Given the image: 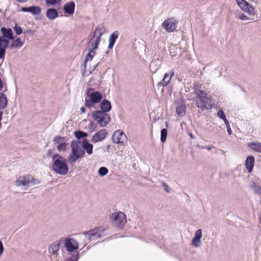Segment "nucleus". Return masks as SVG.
<instances>
[{
  "label": "nucleus",
  "instance_id": "obj_1",
  "mask_svg": "<svg viewBox=\"0 0 261 261\" xmlns=\"http://www.w3.org/2000/svg\"><path fill=\"white\" fill-rule=\"evenodd\" d=\"M81 141L73 140L71 144V152L68 158V162L70 164L75 162L79 159L82 158L85 152L90 155L93 152V146L90 143L87 139L82 140V147L81 146Z\"/></svg>",
  "mask_w": 261,
  "mask_h": 261
},
{
  "label": "nucleus",
  "instance_id": "obj_2",
  "mask_svg": "<svg viewBox=\"0 0 261 261\" xmlns=\"http://www.w3.org/2000/svg\"><path fill=\"white\" fill-rule=\"evenodd\" d=\"M51 168L57 174L65 175L68 172V166L65 159L59 154H54L52 156Z\"/></svg>",
  "mask_w": 261,
  "mask_h": 261
},
{
  "label": "nucleus",
  "instance_id": "obj_3",
  "mask_svg": "<svg viewBox=\"0 0 261 261\" xmlns=\"http://www.w3.org/2000/svg\"><path fill=\"white\" fill-rule=\"evenodd\" d=\"M195 92L197 97L193 100V102L197 108L200 109L202 111L212 108L211 100L206 96V93L200 90L195 91Z\"/></svg>",
  "mask_w": 261,
  "mask_h": 261
},
{
  "label": "nucleus",
  "instance_id": "obj_4",
  "mask_svg": "<svg viewBox=\"0 0 261 261\" xmlns=\"http://www.w3.org/2000/svg\"><path fill=\"white\" fill-rule=\"evenodd\" d=\"M92 115L94 120L96 121L101 127L107 126L111 120L108 113L101 112L100 110L93 111Z\"/></svg>",
  "mask_w": 261,
  "mask_h": 261
},
{
  "label": "nucleus",
  "instance_id": "obj_5",
  "mask_svg": "<svg viewBox=\"0 0 261 261\" xmlns=\"http://www.w3.org/2000/svg\"><path fill=\"white\" fill-rule=\"evenodd\" d=\"M106 30L103 25H98L93 32L90 40L88 41V44H90L91 43H93L94 48H97L100 41L101 37L105 33Z\"/></svg>",
  "mask_w": 261,
  "mask_h": 261
},
{
  "label": "nucleus",
  "instance_id": "obj_6",
  "mask_svg": "<svg viewBox=\"0 0 261 261\" xmlns=\"http://www.w3.org/2000/svg\"><path fill=\"white\" fill-rule=\"evenodd\" d=\"M112 140L114 143L123 145L127 141V137L122 130L118 129L114 132Z\"/></svg>",
  "mask_w": 261,
  "mask_h": 261
},
{
  "label": "nucleus",
  "instance_id": "obj_7",
  "mask_svg": "<svg viewBox=\"0 0 261 261\" xmlns=\"http://www.w3.org/2000/svg\"><path fill=\"white\" fill-rule=\"evenodd\" d=\"M177 23L178 20L172 17L165 20L162 23V26L166 31L170 33L173 32L176 29Z\"/></svg>",
  "mask_w": 261,
  "mask_h": 261
},
{
  "label": "nucleus",
  "instance_id": "obj_8",
  "mask_svg": "<svg viewBox=\"0 0 261 261\" xmlns=\"http://www.w3.org/2000/svg\"><path fill=\"white\" fill-rule=\"evenodd\" d=\"M112 217L114 222L119 228H122L126 222L125 215L122 212L113 215Z\"/></svg>",
  "mask_w": 261,
  "mask_h": 261
},
{
  "label": "nucleus",
  "instance_id": "obj_9",
  "mask_svg": "<svg viewBox=\"0 0 261 261\" xmlns=\"http://www.w3.org/2000/svg\"><path fill=\"white\" fill-rule=\"evenodd\" d=\"M64 246L68 252H72L79 248L78 242L73 238H66L65 240Z\"/></svg>",
  "mask_w": 261,
  "mask_h": 261
},
{
  "label": "nucleus",
  "instance_id": "obj_10",
  "mask_svg": "<svg viewBox=\"0 0 261 261\" xmlns=\"http://www.w3.org/2000/svg\"><path fill=\"white\" fill-rule=\"evenodd\" d=\"M87 93L92 102H94V103H98L102 99L101 94L98 91H94L92 88L88 89Z\"/></svg>",
  "mask_w": 261,
  "mask_h": 261
},
{
  "label": "nucleus",
  "instance_id": "obj_11",
  "mask_svg": "<svg viewBox=\"0 0 261 261\" xmlns=\"http://www.w3.org/2000/svg\"><path fill=\"white\" fill-rule=\"evenodd\" d=\"M246 13L248 14V16L246 15V19L255 20L257 18V15L255 12L254 8L246 1Z\"/></svg>",
  "mask_w": 261,
  "mask_h": 261
},
{
  "label": "nucleus",
  "instance_id": "obj_12",
  "mask_svg": "<svg viewBox=\"0 0 261 261\" xmlns=\"http://www.w3.org/2000/svg\"><path fill=\"white\" fill-rule=\"evenodd\" d=\"M108 135V132L106 129H102L95 133L92 137L91 141L93 143L101 141L104 139Z\"/></svg>",
  "mask_w": 261,
  "mask_h": 261
},
{
  "label": "nucleus",
  "instance_id": "obj_13",
  "mask_svg": "<svg viewBox=\"0 0 261 261\" xmlns=\"http://www.w3.org/2000/svg\"><path fill=\"white\" fill-rule=\"evenodd\" d=\"M99 229V228H95L91 229L88 231H85L83 232V234L89 240L93 239V238L94 237L97 239L101 237L100 234L98 232Z\"/></svg>",
  "mask_w": 261,
  "mask_h": 261
},
{
  "label": "nucleus",
  "instance_id": "obj_14",
  "mask_svg": "<svg viewBox=\"0 0 261 261\" xmlns=\"http://www.w3.org/2000/svg\"><path fill=\"white\" fill-rule=\"evenodd\" d=\"M100 111L107 113L109 112L112 109L111 103L106 99H103L100 103Z\"/></svg>",
  "mask_w": 261,
  "mask_h": 261
},
{
  "label": "nucleus",
  "instance_id": "obj_15",
  "mask_svg": "<svg viewBox=\"0 0 261 261\" xmlns=\"http://www.w3.org/2000/svg\"><path fill=\"white\" fill-rule=\"evenodd\" d=\"M255 162V159L253 155H249L246 159V169L250 173L252 171Z\"/></svg>",
  "mask_w": 261,
  "mask_h": 261
},
{
  "label": "nucleus",
  "instance_id": "obj_16",
  "mask_svg": "<svg viewBox=\"0 0 261 261\" xmlns=\"http://www.w3.org/2000/svg\"><path fill=\"white\" fill-rule=\"evenodd\" d=\"M75 8V3L71 1L66 3L63 7L64 12L68 15H72L74 13Z\"/></svg>",
  "mask_w": 261,
  "mask_h": 261
},
{
  "label": "nucleus",
  "instance_id": "obj_17",
  "mask_svg": "<svg viewBox=\"0 0 261 261\" xmlns=\"http://www.w3.org/2000/svg\"><path fill=\"white\" fill-rule=\"evenodd\" d=\"M15 185L18 186H29L30 181L28 180V176H21L19 177L15 181Z\"/></svg>",
  "mask_w": 261,
  "mask_h": 261
},
{
  "label": "nucleus",
  "instance_id": "obj_18",
  "mask_svg": "<svg viewBox=\"0 0 261 261\" xmlns=\"http://www.w3.org/2000/svg\"><path fill=\"white\" fill-rule=\"evenodd\" d=\"M89 45H91V48L89 50V53L86 55V56L85 57V59L84 60V65H85V66H86V64L87 62L88 61H91L92 60L93 57L95 55V50L96 49V48H94V46L93 43H91L90 44H89Z\"/></svg>",
  "mask_w": 261,
  "mask_h": 261
},
{
  "label": "nucleus",
  "instance_id": "obj_19",
  "mask_svg": "<svg viewBox=\"0 0 261 261\" xmlns=\"http://www.w3.org/2000/svg\"><path fill=\"white\" fill-rule=\"evenodd\" d=\"M173 74V72H171L170 74L168 73H166L164 75L163 79L160 82L158 83V86L162 87L167 86L171 80Z\"/></svg>",
  "mask_w": 261,
  "mask_h": 261
},
{
  "label": "nucleus",
  "instance_id": "obj_20",
  "mask_svg": "<svg viewBox=\"0 0 261 261\" xmlns=\"http://www.w3.org/2000/svg\"><path fill=\"white\" fill-rule=\"evenodd\" d=\"M248 147L255 152L261 153V143L259 142H249Z\"/></svg>",
  "mask_w": 261,
  "mask_h": 261
},
{
  "label": "nucleus",
  "instance_id": "obj_21",
  "mask_svg": "<svg viewBox=\"0 0 261 261\" xmlns=\"http://www.w3.org/2000/svg\"><path fill=\"white\" fill-rule=\"evenodd\" d=\"M1 32L3 34V37L4 38H7L9 40H13L14 37L13 36V33L12 30L10 28L7 29L5 27L1 28Z\"/></svg>",
  "mask_w": 261,
  "mask_h": 261
},
{
  "label": "nucleus",
  "instance_id": "obj_22",
  "mask_svg": "<svg viewBox=\"0 0 261 261\" xmlns=\"http://www.w3.org/2000/svg\"><path fill=\"white\" fill-rule=\"evenodd\" d=\"M46 17L50 20H53L59 16L58 11L55 8L48 9L46 13Z\"/></svg>",
  "mask_w": 261,
  "mask_h": 261
},
{
  "label": "nucleus",
  "instance_id": "obj_23",
  "mask_svg": "<svg viewBox=\"0 0 261 261\" xmlns=\"http://www.w3.org/2000/svg\"><path fill=\"white\" fill-rule=\"evenodd\" d=\"M119 32L118 31H114L111 35L109 38V48L112 49L115 43L116 40L118 38Z\"/></svg>",
  "mask_w": 261,
  "mask_h": 261
},
{
  "label": "nucleus",
  "instance_id": "obj_24",
  "mask_svg": "<svg viewBox=\"0 0 261 261\" xmlns=\"http://www.w3.org/2000/svg\"><path fill=\"white\" fill-rule=\"evenodd\" d=\"M63 238L61 239V240L59 241H56L54 242L53 244H51L48 248V252L50 253H51L53 254H55L57 253L59 249L60 243V241H61V240Z\"/></svg>",
  "mask_w": 261,
  "mask_h": 261
},
{
  "label": "nucleus",
  "instance_id": "obj_25",
  "mask_svg": "<svg viewBox=\"0 0 261 261\" xmlns=\"http://www.w3.org/2000/svg\"><path fill=\"white\" fill-rule=\"evenodd\" d=\"M8 104V99L5 95L0 92V110L5 109Z\"/></svg>",
  "mask_w": 261,
  "mask_h": 261
},
{
  "label": "nucleus",
  "instance_id": "obj_26",
  "mask_svg": "<svg viewBox=\"0 0 261 261\" xmlns=\"http://www.w3.org/2000/svg\"><path fill=\"white\" fill-rule=\"evenodd\" d=\"M12 40L13 41L10 46V48H13V47L19 48L22 46L23 44V42L22 41L19 37H17L15 39H14Z\"/></svg>",
  "mask_w": 261,
  "mask_h": 261
},
{
  "label": "nucleus",
  "instance_id": "obj_27",
  "mask_svg": "<svg viewBox=\"0 0 261 261\" xmlns=\"http://www.w3.org/2000/svg\"><path fill=\"white\" fill-rule=\"evenodd\" d=\"M176 112L179 116H184L186 114V107L182 105L177 106L176 108Z\"/></svg>",
  "mask_w": 261,
  "mask_h": 261
},
{
  "label": "nucleus",
  "instance_id": "obj_28",
  "mask_svg": "<svg viewBox=\"0 0 261 261\" xmlns=\"http://www.w3.org/2000/svg\"><path fill=\"white\" fill-rule=\"evenodd\" d=\"M41 9L38 6H32L30 7L29 12L34 15H39L41 13Z\"/></svg>",
  "mask_w": 261,
  "mask_h": 261
},
{
  "label": "nucleus",
  "instance_id": "obj_29",
  "mask_svg": "<svg viewBox=\"0 0 261 261\" xmlns=\"http://www.w3.org/2000/svg\"><path fill=\"white\" fill-rule=\"evenodd\" d=\"M9 43V39L4 38L3 37H0V47L5 49L8 47Z\"/></svg>",
  "mask_w": 261,
  "mask_h": 261
},
{
  "label": "nucleus",
  "instance_id": "obj_30",
  "mask_svg": "<svg viewBox=\"0 0 261 261\" xmlns=\"http://www.w3.org/2000/svg\"><path fill=\"white\" fill-rule=\"evenodd\" d=\"M62 0H45L47 6L60 5Z\"/></svg>",
  "mask_w": 261,
  "mask_h": 261
},
{
  "label": "nucleus",
  "instance_id": "obj_31",
  "mask_svg": "<svg viewBox=\"0 0 261 261\" xmlns=\"http://www.w3.org/2000/svg\"><path fill=\"white\" fill-rule=\"evenodd\" d=\"M167 130L166 128H163L161 132V141L164 143L167 139Z\"/></svg>",
  "mask_w": 261,
  "mask_h": 261
},
{
  "label": "nucleus",
  "instance_id": "obj_32",
  "mask_svg": "<svg viewBox=\"0 0 261 261\" xmlns=\"http://www.w3.org/2000/svg\"><path fill=\"white\" fill-rule=\"evenodd\" d=\"M108 173V169L105 167H100L98 171V173L99 175L101 176H103L106 175Z\"/></svg>",
  "mask_w": 261,
  "mask_h": 261
},
{
  "label": "nucleus",
  "instance_id": "obj_33",
  "mask_svg": "<svg viewBox=\"0 0 261 261\" xmlns=\"http://www.w3.org/2000/svg\"><path fill=\"white\" fill-rule=\"evenodd\" d=\"M192 243L195 247H199L201 246V239L194 237L192 239Z\"/></svg>",
  "mask_w": 261,
  "mask_h": 261
},
{
  "label": "nucleus",
  "instance_id": "obj_34",
  "mask_svg": "<svg viewBox=\"0 0 261 261\" xmlns=\"http://www.w3.org/2000/svg\"><path fill=\"white\" fill-rule=\"evenodd\" d=\"M28 176L30 184H31V185H38L40 183V181L38 179L34 178L31 175H29Z\"/></svg>",
  "mask_w": 261,
  "mask_h": 261
},
{
  "label": "nucleus",
  "instance_id": "obj_35",
  "mask_svg": "<svg viewBox=\"0 0 261 261\" xmlns=\"http://www.w3.org/2000/svg\"><path fill=\"white\" fill-rule=\"evenodd\" d=\"M65 138L64 137H62L61 136H56L54 138L53 141L55 142L56 144H60L62 143V142L64 141Z\"/></svg>",
  "mask_w": 261,
  "mask_h": 261
},
{
  "label": "nucleus",
  "instance_id": "obj_36",
  "mask_svg": "<svg viewBox=\"0 0 261 261\" xmlns=\"http://www.w3.org/2000/svg\"><path fill=\"white\" fill-rule=\"evenodd\" d=\"M236 2L240 8L243 10H245V0H236Z\"/></svg>",
  "mask_w": 261,
  "mask_h": 261
},
{
  "label": "nucleus",
  "instance_id": "obj_37",
  "mask_svg": "<svg viewBox=\"0 0 261 261\" xmlns=\"http://www.w3.org/2000/svg\"><path fill=\"white\" fill-rule=\"evenodd\" d=\"M14 30H15L17 35L21 34L22 32V28L20 26L18 25L17 24H15V27H14Z\"/></svg>",
  "mask_w": 261,
  "mask_h": 261
},
{
  "label": "nucleus",
  "instance_id": "obj_38",
  "mask_svg": "<svg viewBox=\"0 0 261 261\" xmlns=\"http://www.w3.org/2000/svg\"><path fill=\"white\" fill-rule=\"evenodd\" d=\"M74 136L76 138L77 140L80 141V139L83 138L82 134V130H77L74 132Z\"/></svg>",
  "mask_w": 261,
  "mask_h": 261
},
{
  "label": "nucleus",
  "instance_id": "obj_39",
  "mask_svg": "<svg viewBox=\"0 0 261 261\" xmlns=\"http://www.w3.org/2000/svg\"><path fill=\"white\" fill-rule=\"evenodd\" d=\"M57 149L58 150L65 151L66 150V143H62L57 145Z\"/></svg>",
  "mask_w": 261,
  "mask_h": 261
},
{
  "label": "nucleus",
  "instance_id": "obj_40",
  "mask_svg": "<svg viewBox=\"0 0 261 261\" xmlns=\"http://www.w3.org/2000/svg\"><path fill=\"white\" fill-rule=\"evenodd\" d=\"M79 252H76V253L75 254H74L72 255V256L70 258H69L67 261H77L79 259Z\"/></svg>",
  "mask_w": 261,
  "mask_h": 261
},
{
  "label": "nucleus",
  "instance_id": "obj_41",
  "mask_svg": "<svg viewBox=\"0 0 261 261\" xmlns=\"http://www.w3.org/2000/svg\"><path fill=\"white\" fill-rule=\"evenodd\" d=\"M217 115H218V116L221 119L224 120V119L226 118V116H225V115L223 112V110H219L218 112V113H217Z\"/></svg>",
  "mask_w": 261,
  "mask_h": 261
},
{
  "label": "nucleus",
  "instance_id": "obj_42",
  "mask_svg": "<svg viewBox=\"0 0 261 261\" xmlns=\"http://www.w3.org/2000/svg\"><path fill=\"white\" fill-rule=\"evenodd\" d=\"M202 236V230L200 229H198L196 232L194 237L197 238H199L200 239H201Z\"/></svg>",
  "mask_w": 261,
  "mask_h": 261
},
{
  "label": "nucleus",
  "instance_id": "obj_43",
  "mask_svg": "<svg viewBox=\"0 0 261 261\" xmlns=\"http://www.w3.org/2000/svg\"><path fill=\"white\" fill-rule=\"evenodd\" d=\"M94 103H94V102H92L90 99V100L86 99L85 105L88 108H91L93 107Z\"/></svg>",
  "mask_w": 261,
  "mask_h": 261
},
{
  "label": "nucleus",
  "instance_id": "obj_44",
  "mask_svg": "<svg viewBox=\"0 0 261 261\" xmlns=\"http://www.w3.org/2000/svg\"><path fill=\"white\" fill-rule=\"evenodd\" d=\"M96 127V124H95L93 122H90L89 124L88 128L91 131L93 132L95 130Z\"/></svg>",
  "mask_w": 261,
  "mask_h": 261
},
{
  "label": "nucleus",
  "instance_id": "obj_45",
  "mask_svg": "<svg viewBox=\"0 0 261 261\" xmlns=\"http://www.w3.org/2000/svg\"><path fill=\"white\" fill-rule=\"evenodd\" d=\"M162 186H163L164 188V190L166 191V192L167 193H170V188L168 187V186L167 185V184H166L165 182H163L162 183Z\"/></svg>",
  "mask_w": 261,
  "mask_h": 261
},
{
  "label": "nucleus",
  "instance_id": "obj_46",
  "mask_svg": "<svg viewBox=\"0 0 261 261\" xmlns=\"http://www.w3.org/2000/svg\"><path fill=\"white\" fill-rule=\"evenodd\" d=\"M6 53V49L0 47V59H4Z\"/></svg>",
  "mask_w": 261,
  "mask_h": 261
},
{
  "label": "nucleus",
  "instance_id": "obj_47",
  "mask_svg": "<svg viewBox=\"0 0 261 261\" xmlns=\"http://www.w3.org/2000/svg\"><path fill=\"white\" fill-rule=\"evenodd\" d=\"M254 192L256 194H261V187L254 186Z\"/></svg>",
  "mask_w": 261,
  "mask_h": 261
},
{
  "label": "nucleus",
  "instance_id": "obj_48",
  "mask_svg": "<svg viewBox=\"0 0 261 261\" xmlns=\"http://www.w3.org/2000/svg\"><path fill=\"white\" fill-rule=\"evenodd\" d=\"M4 247H3V243L1 241H0V255H2L3 251H4Z\"/></svg>",
  "mask_w": 261,
  "mask_h": 261
},
{
  "label": "nucleus",
  "instance_id": "obj_49",
  "mask_svg": "<svg viewBox=\"0 0 261 261\" xmlns=\"http://www.w3.org/2000/svg\"><path fill=\"white\" fill-rule=\"evenodd\" d=\"M30 7H22L21 8V11L25 12H29Z\"/></svg>",
  "mask_w": 261,
  "mask_h": 261
},
{
  "label": "nucleus",
  "instance_id": "obj_50",
  "mask_svg": "<svg viewBox=\"0 0 261 261\" xmlns=\"http://www.w3.org/2000/svg\"><path fill=\"white\" fill-rule=\"evenodd\" d=\"M242 166L241 165L238 166L235 170V174L237 173L238 171L242 169Z\"/></svg>",
  "mask_w": 261,
  "mask_h": 261
},
{
  "label": "nucleus",
  "instance_id": "obj_51",
  "mask_svg": "<svg viewBox=\"0 0 261 261\" xmlns=\"http://www.w3.org/2000/svg\"><path fill=\"white\" fill-rule=\"evenodd\" d=\"M226 127H227V132H228V134L231 135L232 131L231 130L230 125L227 126Z\"/></svg>",
  "mask_w": 261,
  "mask_h": 261
},
{
  "label": "nucleus",
  "instance_id": "obj_52",
  "mask_svg": "<svg viewBox=\"0 0 261 261\" xmlns=\"http://www.w3.org/2000/svg\"><path fill=\"white\" fill-rule=\"evenodd\" d=\"M82 134L83 139H86L85 138L87 137L88 135L87 133L84 132L83 131H82Z\"/></svg>",
  "mask_w": 261,
  "mask_h": 261
},
{
  "label": "nucleus",
  "instance_id": "obj_53",
  "mask_svg": "<svg viewBox=\"0 0 261 261\" xmlns=\"http://www.w3.org/2000/svg\"><path fill=\"white\" fill-rule=\"evenodd\" d=\"M52 152H53L52 150H51V149L48 150L47 151V153H46L47 155L48 156L51 155V154L52 153Z\"/></svg>",
  "mask_w": 261,
  "mask_h": 261
},
{
  "label": "nucleus",
  "instance_id": "obj_54",
  "mask_svg": "<svg viewBox=\"0 0 261 261\" xmlns=\"http://www.w3.org/2000/svg\"><path fill=\"white\" fill-rule=\"evenodd\" d=\"M213 146H206L205 147V148L207 149L208 150H211L213 148Z\"/></svg>",
  "mask_w": 261,
  "mask_h": 261
},
{
  "label": "nucleus",
  "instance_id": "obj_55",
  "mask_svg": "<svg viewBox=\"0 0 261 261\" xmlns=\"http://www.w3.org/2000/svg\"><path fill=\"white\" fill-rule=\"evenodd\" d=\"M223 120H224L226 126L229 125L228 120L226 119V118L225 119H224Z\"/></svg>",
  "mask_w": 261,
  "mask_h": 261
},
{
  "label": "nucleus",
  "instance_id": "obj_56",
  "mask_svg": "<svg viewBox=\"0 0 261 261\" xmlns=\"http://www.w3.org/2000/svg\"><path fill=\"white\" fill-rule=\"evenodd\" d=\"M155 62H156V61H153L151 62V64L150 65V67L151 68H153L154 65L155 64Z\"/></svg>",
  "mask_w": 261,
  "mask_h": 261
},
{
  "label": "nucleus",
  "instance_id": "obj_57",
  "mask_svg": "<svg viewBox=\"0 0 261 261\" xmlns=\"http://www.w3.org/2000/svg\"><path fill=\"white\" fill-rule=\"evenodd\" d=\"M238 17L242 20H245V15L244 14H242L240 16Z\"/></svg>",
  "mask_w": 261,
  "mask_h": 261
},
{
  "label": "nucleus",
  "instance_id": "obj_58",
  "mask_svg": "<svg viewBox=\"0 0 261 261\" xmlns=\"http://www.w3.org/2000/svg\"><path fill=\"white\" fill-rule=\"evenodd\" d=\"M16 1L20 3H24L28 1V0H16Z\"/></svg>",
  "mask_w": 261,
  "mask_h": 261
},
{
  "label": "nucleus",
  "instance_id": "obj_59",
  "mask_svg": "<svg viewBox=\"0 0 261 261\" xmlns=\"http://www.w3.org/2000/svg\"><path fill=\"white\" fill-rule=\"evenodd\" d=\"M81 111L82 113H84L86 112V109L84 107H82L81 109Z\"/></svg>",
  "mask_w": 261,
  "mask_h": 261
},
{
  "label": "nucleus",
  "instance_id": "obj_60",
  "mask_svg": "<svg viewBox=\"0 0 261 261\" xmlns=\"http://www.w3.org/2000/svg\"><path fill=\"white\" fill-rule=\"evenodd\" d=\"M3 114V112L2 111H0V121L2 119Z\"/></svg>",
  "mask_w": 261,
  "mask_h": 261
},
{
  "label": "nucleus",
  "instance_id": "obj_61",
  "mask_svg": "<svg viewBox=\"0 0 261 261\" xmlns=\"http://www.w3.org/2000/svg\"><path fill=\"white\" fill-rule=\"evenodd\" d=\"M32 30H27L26 31V32L28 33H31L32 32Z\"/></svg>",
  "mask_w": 261,
  "mask_h": 261
},
{
  "label": "nucleus",
  "instance_id": "obj_62",
  "mask_svg": "<svg viewBox=\"0 0 261 261\" xmlns=\"http://www.w3.org/2000/svg\"><path fill=\"white\" fill-rule=\"evenodd\" d=\"M98 64H99V62L98 63H97L95 66H94L93 70L96 68V67L98 66Z\"/></svg>",
  "mask_w": 261,
  "mask_h": 261
},
{
  "label": "nucleus",
  "instance_id": "obj_63",
  "mask_svg": "<svg viewBox=\"0 0 261 261\" xmlns=\"http://www.w3.org/2000/svg\"><path fill=\"white\" fill-rule=\"evenodd\" d=\"M190 137H191V138H194V137H193V135L192 134H190Z\"/></svg>",
  "mask_w": 261,
  "mask_h": 261
},
{
  "label": "nucleus",
  "instance_id": "obj_64",
  "mask_svg": "<svg viewBox=\"0 0 261 261\" xmlns=\"http://www.w3.org/2000/svg\"><path fill=\"white\" fill-rule=\"evenodd\" d=\"M260 223H261V210H260Z\"/></svg>",
  "mask_w": 261,
  "mask_h": 261
}]
</instances>
